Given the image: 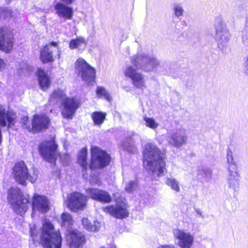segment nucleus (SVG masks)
Returning <instances> with one entry per match:
<instances>
[{
	"mask_svg": "<svg viewBox=\"0 0 248 248\" xmlns=\"http://www.w3.org/2000/svg\"><path fill=\"white\" fill-rule=\"evenodd\" d=\"M91 160L89 164L87 162L88 153L86 148L81 149L78 157V162L82 168L83 174L87 173L88 168L91 170L103 169L109 165L111 161L110 155L105 150L97 146H92Z\"/></svg>",
	"mask_w": 248,
	"mask_h": 248,
	"instance_id": "nucleus-1",
	"label": "nucleus"
},
{
	"mask_svg": "<svg viewBox=\"0 0 248 248\" xmlns=\"http://www.w3.org/2000/svg\"><path fill=\"white\" fill-rule=\"evenodd\" d=\"M48 101L53 104H57L61 101L63 107L61 110L62 116L67 120L73 118L81 105L79 99L75 97H67L64 91L59 88L52 92Z\"/></svg>",
	"mask_w": 248,
	"mask_h": 248,
	"instance_id": "nucleus-2",
	"label": "nucleus"
},
{
	"mask_svg": "<svg viewBox=\"0 0 248 248\" xmlns=\"http://www.w3.org/2000/svg\"><path fill=\"white\" fill-rule=\"evenodd\" d=\"M166 156L155 145L151 143H148L143 153V162H147L152 172L158 171V176L163 174L165 170Z\"/></svg>",
	"mask_w": 248,
	"mask_h": 248,
	"instance_id": "nucleus-3",
	"label": "nucleus"
},
{
	"mask_svg": "<svg viewBox=\"0 0 248 248\" xmlns=\"http://www.w3.org/2000/svg\"><path fill=\"white\" fill-rule=\"evenodd\" d=\"M41 230L39 243L43 248H62V238L60 231H54V227L51 222L45 221Z\"/></svg>",
	"mask_w": 248,
	"mask_h": 248,
	"instance_id": "nucleus-4",
	"label": "nucleus"
},
{
	"mask_svg": "<svg viewBox=\"0 0 248 248\" xmlns=\"http://www.w3.org/2000/svg\"><path fill=\"white\" fill-rule=\"evenodd\" d=\"M7 199L16 214L22 215L27 212L30 201L25 197L20 188H10L8 190Z\"/></svg>",
	"mask_w": 248,
	"mask_h": 248,
	"instance_id": "nucleus-5",
	"label": "nucleus"
},
{
	"mask_svg": "<svg viewBox=\"0 0 248 248\" xmlns=\"http://www.w3.org/2000/svg\"><path fill=\"white\" fill-rule=\"evenodd\" d=\"M38 149L41 156L49 163L55 164L58 156H60L57 152L58 145L54 138L42 141L39 144Z\"/></svg>",
	"mask_w": 248,
	"mask_h": 248,
	"instance_id": "nucleus-6",
	"label": "nucleus"
},
{
	"mask_svg": "<svg viewBox=\"0 0 248 248\" xmlns=\"http://www.w3.org/2000/svg\"><path fill=\"white\" fill-rule=\"evenodd\" d=\"M76 72L87 84L95 82L96 70L82 58H78L75 62Z\"/></svg>",
	"mask_w": 248,
	"mask_h": 248,
	"instance_id": "nucleus-7",
	"label": "nucleus"
},
{
	"mask_svg": "<svg viewBox=\"0 0 248 248\" xmlns=\"http://www.w3.org/2000/svg\"><path fill=\"white\" fill-rule=\"evenodd\" d=\"M12 174L16 183L24 186H26L27 180L33 183L37 178L36 174L33 176L30 174L27 166L23 161L15 163L12 169Z\"/></svg>",
	"mask_w": 248,
	"mask_h": 248,
	"instance_id": "nucleus-8",
	"label": "nucleus"
},
{
	"mask_svg": "<svg viewBox=\"0 0 248 248\" xmlns=\"http://www.w3.org/2000/svg\"><path fill=\"white\" fill-rule=\"evenodd\" d=\"M88 200L87 196L84 194L78 191H73L68 195L65 203L70 210L78 212L83 210L86 207Z\"/></svg>",
	"mask_w": 248,
	"mask_h": 248,
	"instance_id": "nucleus-9",
	"label": "nucleus"
},
{
	"mask_svg": "<svg viewBox=\"0 0 248 248\" xmlns=\"http://www.w3.org/2000/svg\"><path fill=\"white\" fill-rule=\"evenodd\" d=\"M15 44L13 31L6 26H0V50L8 53L13 49Z\"/></svg>",
	"mask_w": 248,
	"mask_h": 248,
	"instance_id": "nucleus-10",
	"label": "nucleus"
},
{
	"mask_svg": "<svg viewBox=\"0 0 248 248\" xmlns=\"http://www.w3.org/2000/svg\"><path fill=\"white\" fill-rule=\"evenodd\" d=\"M51 124V120L46 113L35 114L31 119V127H29L32 133H39L48 129Z\"/></svg>",
	"mask_w": 248,
	"mask_h": 248,
	"instance_id": "nucleus-11",
	"label": "nucleus"
},
{
	"mask_svg": "<svg viewBox=\"0 0 248 248\" xmlns=\"http://www.w3.org/2000/svg\"><path fill=\"white\" fill-rule=\"evenodd\" d=\"M66 244L69 248H82L86 244V235L77 229L69 230L65 235Z\"/></svg>",
	"mask_w": 248,
	"mask_h": 248,
	"instance_id": "nucleus-12",
	"label": "nucleus"
},
{
	"mask_svg": "<svg viewBox=\"0 0 248 248\" xmlns=\"http://www.w3.org/2000/svg\"><path fill=\"white\" fill-rule=\"evenodd\" d=\"M127 208L126 203H122L116 205H107L102 208V210L106 214H108L116 219H123L129 217V212Z\"/></svg>",
	"mask_w": 248,
	"mask_h": 248,
	"instance_id": "nucleus-13",
	"label": "nucleus"
},
{
	"mask_svg": "<svg viewBox=\"0 0 248 248\" xmlns=\"http://www.w3.org/2000/svg\"><path fill=\"white\" fill-rule=\"evenodd\" d=\"M54 5V10L57 15L64 20H71L74 15L73 8L69 6L75 0H60Z\"/></svg>",
	"mask_w": 248,
	"mask_h": 248,
	"instance_id": "nucleus-14",
	"label": "nucleus"
},
{
	"mask_svg": "<svg viewBox=\"0 0 248 248\" xmlns=\"http://www.w3.org/2000/svg\"><path fill=\"white\" fill-rule=\"evenodd\" d=\"M49 204V201L46 196L34 194L31 202L32 213L35 214L36 212L46 213L50 209Z\"/></svg>",
	"mask_w": 248,
	"mask_h": 248,
	"instance_id": "nucleus-15",
	"label": "nucleus"
},
{
	"mask_svg": "<svg viewBox=\"0 0 248 248\" xmlns=\"http://www.w3.org/2000/svg\"><path fill=\"white\" fill-rule=\"evenodd\" d=\"M126 78L131 79L132 84L137 88L145 87L143 75L137 72V69L132 66L127 67L124 72Z\"/></svg>",
	"mask_w": 248,
	"mask_h": 248,
	"instance_id": "nucleus-16",
	"label": "nucleus"
},
{
	"mask_svg": "<svg viewBox=\"0 0 248 248\" xmlns=\"http://www.w3.org/2000/svg\"><path fill=\"white\" fill-rule=\"evenodd\" d=\"M87 193L92 199L104 203L111 202L112 197L108 191L96 188H88Z\"/></svg>",
	"mask_w": 248,
	"mask_h": 248,
	"instance_id": "nucleus-17",
	"label": "nucleus"
},
{
	"mask_svg": "<svg viewBox=\"0 0 248 248\" xmlns=\"http://www.w3.org/2000/svg\"><path fill=\"white\" fill-rule=\"evenodd\" d=\"M173 234L175 238L179 240L178 245L180 248H191L192 247L194 238L190 233L176 229L173 231Z\"/></svg>",
	"mask_w": 248,
	"mask_h": 248,
	"instance_id": "nucleus-18",
	"label": "nucleus"
},
{
	"mask_svg": "<svg viewBox=\"0 0 248 248\" xmlns=\"http://www.w3.org/2000/svg\"><path fill=\"white\" fill-rule=\"evenodd\" d=\"M228 170L229 171L228 179L229 187L234 189L239 186L240 176L236 163H231L228 164Z\"/></svg>",
	"mask_w": 248,
	"mask_h": 248,
	"instance_id": "nucleus-19",
	"label": "nucleus"
},
{
	"mask_svg": "<svg viewBox=\"0 0 248 248\" xmlns=\"http://www.w3.org/2000/svg\"><path fill=\"white\" fill-rule=\"evenodd\" d=\"M36 75L40 87L43 91H46L49 88L51 83L50 78L46 73L44 69L38 68Z\"/></svg>",
	"mask_w": 248,
	"mask_h": 248,
	"instance_id": "nucleus-20",
	"label": "nucleus"
},
{
	"mask_svg": "<svg viewBox=\"0 0 248 248\" xmlns=\"http://www.w3.org/2000/svg\"><path fill=\"white\" fill-rule=\"evenodd\" d=\"M40 59L44 64L52 63L55 61L53 50L48 45H45L40 49Z\"/></svg>",
	"mask_w": 248,
	"mask_h": 248,
	"instance_id": "nucleus-21",
	"label": "nucleus"
},
{
	"mask_svg": "<svg viewBox=\"0 0 248 248\" xmlns=\"http://www.w3.org/2000/svg\"><path fill=\"white\" fill-rule=\"evenodd\" d=\"M186 141V137L179 133L172 134L169 141L170 144L179 147L185 144Z\"/></svg>",
	"mask_w": 248,
	"mask_h": 248,
	"instance_id": "nucleus-22",
	"label": "nucleus"
},
{
	"mask_svg": "<svg viewBox=\"0 0 248 248\" xmlns=\"http://www.w3.org/2000/svg\"><path fill=\"white\" fill-rule=\"evenodd\" d=\"M81 222L83 227L89 232H96L100 228L99 222L94 221L93 224H92L87 218H83Z\"/></svg>",
	"mask_w": 248,
	"mask_h": 248,
	"instance_id": "nucleus-23",
	"label": "nucleus"
},
{
	"mask_svg": "<svg viewBox=\"0 0 248 248\" xmlns=\"http://www.w3.org/2000/svg\"><path fill=\"white\" fill-rule=\"evenodd\" d=\"M81 222L83 227L89 232H96L100 228L99 222L94 221L93 224H92L87 218H83Z\"/></svg>",
	"mask_w": 248,
	"mask_h": 248,
	"instance_id": "nucleus-24",
	"label": "nucleus"
},
{
	"mask_svg": "<svg viewBox=\"0 0 248 248\" xmlns=\"http://www.w3.org/2000/svg\"><path fill=\"white\" fill-rule=\"evenodd\" d=\"M107 114L102 111H94L91 114V118L94 125H100L105 121Z\"/></svg>",
	"mask_w": 248,
	"mask_h": 248,
	"instance_id": "nucleus-25",
	"label": "nucleus"
},
{
	"mask_svg": "<svg viewBox=\"0 0 248 248\" xmlns=\"http://www.w3.org/2000/svg\"><path fill=\"white\" fill-rule=\"evenodd\" d=\"M87 43V41L84 37L79 36L76 37L75 39H72L70 41L69 47L71 49H74L82 46V45L86 46Z\"/></svg>",
	"mask_w": 248,
	"mask_h": 248,
	"instance_id": "nucleus-26",
	"label": "nucleus"
},
{
	"mask_svg": "<svg viewBox=\"0 0 248 248\" xmlns=\"http://www.w3.org/2000/svg\"><path fill=\"white\" fill-rule=\"evenodd\" d=\"M96 94L98 97H104L108 102H110L112 100V98L110 94L103 87L98 86L97 87L96 90Z\"/></svg>",
	"mask_w": 248,
	"mask_h": 248,
	"instance_id": "nucleus-27",
	"label": "nucleus"
},
{
	"mask_svg": "<svg viewBox=\"0 0 248 248\" xmlns=\"http://www.w3.org/2000/svg\"><path fill=\"white\" fill-rule=\"evenodd\" d=\"M158 62L155 58H151L146 55V58L144 59L142 66L144 67L149 66L151 68H154L158 65Z\"/></svg>",
	"mask_w": 248,
	"mask_h": 248,
	"instance_id": "nucleus-28",
	"label": "nucleus"
},
{
	"mask_svg": "<svg viewBox=\"0 0 248 248\" xmlns=\"http://www.w3.org/2000/svg\"><path fill=\"white\" fill-rule=\"evenodd\" d=\"M145 58H146V55H135L131 58V62L135 66H137L139 64L142 65Z\"/></svg>",
	"mask_w": 248,
	"mask_h": 248,
	"instance_id": "nucleus-29",
	"label": "nucleus"
},
{
	"mask_svg": "<svg viewBox=\"0 0 248 248\" xmlns=\"http://www.w3.org/2000/svg\"><path fill=\"white\" fill-rule=\"evenodd\" d=\"M166 184L176 192L180 191L178 184L174 179L170 178H168L166 180Z\"/></svg>",
	"mask_w": 248,
	"mask_h": 248,
	"instance_id": "nucleus-30",
	"label": "nucleus"
},
{
	"mask_svg": "<svg viewBox=\"0 0 248 248\" xmlns=\"http://www.w3.org/2000/svg\"><path fill=\"white\" fill-rule=\"evenodd\" d=\"M143 119L145 122V124L146 126L150 128L155 129H156L158 126V124L156 123L155 120L152 118H148L145 116L144 117Z\"/></svg>",
	"mask_w": 248,
	"mask_h": 248,
	"instance_id": "nucleus-31",
	"label": "nucleus"
},
{
	"mask_svg": "<svg viewBox=\"0 0 248 248\" xmlns=\"http://www.w3.org/2000/svg\"><path fill=\"white\" fill-rule=\"evenodd\" d=\"M21 124L23 128L26 129L29 132L32 133V131H31L29 129V127H31V125L30 124L28 116H23L21 118Z\"/></svg>",
	"mask_w": 248,
	"mask_h": 248,
	"instance_id": "nucleus-32",
	"label": "nucleus"
},
{
	"mask_svg": "<svg viewBox=\"0 0 248 248\" xmlns=\"http://www.w3.org/2000/svg\"><path fill=\"white\" fill-rule=\"evenodd\" d=\"M138 185V182L134 181H130L125 187V190L127 192H132Z\"/></svg>",
	"mask_w": 248,
	"mask_h": 248,
	"instance_id": "nucleus-33",
	"label": "nucleus"
},
{
	"mask_svg": "<svg viewBox=\"0 0 248 248\" xmlns=\"http://www.w3.org/2000/svg\"><path fill=\"white\" fill-rule=\"evenodd\" d=\"M62 223L63 225L66 223H70L72 221L71 216L67 213H63L61 216Z\"/></svg>",
	"mask_w": 248,
	"mask_h": 248,
	"instance_id": "nucleus-34",
	"label": "nucleus"
},
{
	"mask_svg": "<svg viewBox=\"0 0 248 248\" xmlns=\"http://www.w3.org/2000/svg\"><path fill=\"white\" fill-rule=\"evenodd\" d=\"M90 183L92 185L97 184L98 185H100L101 183L99 178L97 176L95 175H93L91 176Z\"/></svg>",
	"mask_w": 248,
	"mask_h": 248,
	"instance_id": "nucleus-35",
	"label": "nucleus"
},
{
	"mask_svg": "<svg viewBox=\"0 0 248 248\" xmlns=\"http://www.w3.org/2000/svg\"><path fill=\"white\" fill-rule=\"evenodd\" d=\"M30 234L33 240H35L37 237V231L35 226L31 227L30 229Z\"/></svg>",
	"mask_w": 248,
	"mask_h": 248,
	"instance_id": "nucleus-36",
	"label": "nucleus"
},
{
	"mask_svg": "<svg viewBox=\"0 0 248 248\" xmlns=\"http://www.w3.org/2000/svg\"><path fill=\"white\" fill-rule=\"evenodd\" d=\"M227 162H228V164H230L231 163H235L233 160L232 153V151L230 149H228L227 150Z\"/></svg>",
	"mask_w": 248,
	"mask_h": 248,
	"instance_id": "nucleus-37",
	"label": "nucleus"
},
{
	"mask_svg": "<svg viewBox=\"0 0 248 248\" xmlns=\"http://www.w3.org/2000/svg\"><path fill=\"white\" fill-rule=\"evenodd\" d=\"M183 10L179 6H176L174 8V14L176 16H179L183 15Z\"/></svg>",
	"mask_w": 248,
	"mask_h": 248,
	"instance_id": "nucleus-38",
	"label": "nucleus"
},
{
	"mask_svg": "<svg viewBox=\"0 0 248 248\" xmlns=\"http://www.w3.org/2000/svg\"><path fill=\"white\" fill-rule=\"evenodd\" d=\"M158 248H175V247L171 245H164L159 246Z\"/></svg>",
	"mask_w": 248,
	"mask_h": 248,
	"instance_id": "nucleus-39",
	"label": "nucleus"
},
{
	"mask_svg": "<svg viewBox=\"0 0 248 248\" xmlns=\"http://www.w3.org/2000/svg\"><path fill=\"white\" fill-rule=\"evenodd\" d=\"M47 45H48L49 46L51 47V46H54L55 47H58V43L54 41H51Z\"/></svg>",
	"mask_w": 248,
	"mask_h": 248,
	"instance_id": "nucleus-40",
	"label": "nucleus"
},
{
	"mask_svg": "<svg viewBox=\"0 0 248 248\" xmlns=\"http://www.w3.org/2000/svg\"><path fill=\"white\" fill-rule=\"evenodd\" d=\"M245 68H246V72L248 74V55L246 57V59L245 61Z\"/></svg>",
	"mask_w": 248,
	"mask_h": 248,
	"instance_id": "nucleus-41",
	"label": "nucleus"
},
{
	"mask_svg": "<svg viewBox=\"0 0 248 248\" xmlns=\"http://www.w3.org/2000/svg\"><path fill=\"white\" fill-rule=\"evenodd\" d=\"M100 248H117L114 245H110L108 247L102 246Z\"/></svg>",
	"mask_w": 248,
	"mask_h": 248,
	"instance_id": "nucleus-42",
	"label": "nucleus"
},
{
	"mask_svg": "<svg viewBox=\"0 0 248 248\" xmlns=\"http://www.w3.org/2000/svg\"><path fill=\"white\" fill-rule=\"evenodd\" d=\"M4 64L3 61L2 59L0 58V70Z\"/></svg>",
	"mask_w": 248,
	"mask_h": 248,
	"instance_id": "nucleus-43",
	"label": "nucleus"
},
{
	"mask_svg": "<svg viewBox=\"0 0 248 248\" xmlns=\"http://www.w3.org/2000/svg\"><path fill=\"white\" fill-rule=\"evenodd\" d=\"M8 11H7V9H3L1 11V12H3V13H5V12H7Z\"/></svg>",
	"mask_w": 248,
	"mask_h": 248,
	"instance_id": "nucleus-44",
	"label": "nucleus"
},
{
	"mask_svg": "<svg viewBox=\"0 0 248 248\" xmlns=\"http://www.w3.org/2000/svg\"><path fill=\"white\" fill-rule=\"evenodd\" d=\"M60 58V55L59 54L58 55V58Z\"/></svg>",
	"mask_w": 248,
	"mask_h": 248,
	"instance_id": "nucleus-45",
	"label": "nucleus"
}]
</instances>
